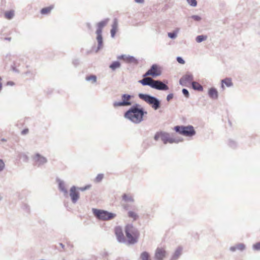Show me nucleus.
<instances>
[{
    "label": "nucleus",
    "instance_id": "nucleus-7",
    "mask_svg": "<svg viewBox=\"0 0 260 260\" xmlns=\"http://www.w3.org/2000/svg\"><path fill=\"white\" fill-rule=\"evenodd\" d=\"M161 140L164 144H166L168 143H170L171 144L174 143H178L180 142H182L183 139V138H171L169 133L161 131Z\"/></svg>",
    "mask_w": 260,
    "mask_h": 260
},
{
    "label": "nucleus",
    "instance_id": "nucleus-17",
    "mask_svg": "<svg viewBox=\"0 0 260 260\" xmlns=\"http://www.w3.org/2000/svg\"><path fill=\"white\" fill-rule=\"evenodd\" d=\"M183 248L182 246H178L175 252L172 255L170 260H177L179 257L181 255L182 253Z\"/></svg>",
    "mask_w": 260,
    "mask_h": 260
},
{
    "label": "nucleus",
    "instance_id": "nucleus-9",
    "mask_svg": "<svg viewBox=\"0 0 260 260\" xmlns=\"http://www.w3.org/2000/svg\"><path fill=\"white\" fill-rule=\"evenodd\" d=\"M167 81L162 82L159 80H153L151 87L159 90L166 91L169 89V86L167 85Z\"/></svg>",
    "mask_w": 260,
    "mask_h": 260
},
{
    "label": "nucleus",
    "instance_id": "nucleus-33",
    "mask_svg": "<svg viewBox=\"0 0 260 260\" xmlns=\"http://www.w3.org/2000/svg\"><path fill=\"white\" fill-rule=\"evenodd\" d=\"M207 37L205 35H199L196 38V41L198 43H201L202 42L206 40Z\"/></svg>",
    "mask_w": 260,
    "mask_h": 260
},
{
    "label": "nucleus",
    "instance_id": "nucleus-21",
    "mask_svg": "<svg viewBox=\"0 0 260 260\" xmlns=\"http://www.w3.org/2000/svg\"><path fill=\"white\" fill-rule=\"evenodd\" d=\"M245 249V245L243 243H239L234 246L230 247V250L232 252H234L237 250L241 251H243Z\"/></svg>",
    "mask_w": 260,
    "mask_h": 260
},
{
    "label": "nucleus",
    "instance_id": "nucleus-6",
    "mask_svg": "<svg viewBox=\"0 0 260 260\" xmlns=\"http://www.w3.org/2000/svg\"><path fill=\"white\" fill-rule=\"evenodd\" d=\"M133 97V95L128 94H123L121 96V101L119 102H114L113 105L115 108L117 107H127L131 106L132 102L131 101V100Z\"/></svg>",
    "mask_w": 260,
    "mask_h": 260
},
{
    "label": "nucleus",
    "instance_id": "nucleus-51",
    "mask_svg": "<svg viewBox=\"0 0 260 260\" xmlns=\"http://www.w3.org/2000/svg\"><path fill=\"white\" fill-rule=\"evenodd\" d=\"M21 155H22V157H23L24 159H25L26 160H27L28 159V157L25 154L22 153V154H21Z\"/></svg>",
    "mask_w": 260,
    "mask_h": 260
},
{
    "label": "nucleus",
    "instance_id": "nucleus-53",
    "mask_svg": "<svg viewBox=\"0 0 260 260\" xmlns=\"http://www.w3.org/2000/svg\"><path fill=\"white\" fill-rule=\"evenodd\" d=\"M12 69L14 72H17V73L19 72L18 70L16 68V67H15L14 66H12Z\"/></svg>",
    "mask_w": 260,
    "mask_h": 260
},
{
    "label": "nucleus",
    "instance_id": "nucleus-49",
    "mask_svg": "<svg viewBox=\"0 0 260 260\" xmlns=\"http://www.w3.org/2000/svg\"><path fill=\"white\" fill-rule=\"evenodd\" d=\"M79 62L78 59H75L73 60V63L75 66H77L79 64Z\"/></svg>",
    "mask_w": 260,
    "mask_h": 260
},
{
    "label": "nucleus",
    "instance_id": "nucleus-60",
    "mask_svg": "<svg viewBox=\"0 0 260 260\" xmlns=\"http://www.w3.org/2000/svg\"><path fill=\"white\" fill-rule=\"evenodd\" d=\"M2 78L0 77V81H2Z\"/></svg>",
    "mask_w": 260,
    "mask_h": 260
},
{
    "label": "nucleus",
    "instance_id": "nucleus-1",
    "mask_svg": "<svg viewBox=\"0 0 260 260\" xmlns=\"http://www.w3.org/2000/svg\"><path fill=\"white\" fill-rule=\"evenodd\" d=\"M147 112L139 104L132 105L124 114V117L135 124H139L144 120Z\"/></svg>",
    "mask_w": 260,
    "mask_h": 260
},
{
    "label": "nucleus",
    "instance_id": "nucleus-20",
    "mask_svg": "<svg viewBox=\"0 0 260 260\" xmlns=\"http://www.w3.org/2000/svg\"><path fill=\"white\" fill-rule=\"evenodd\" d=\"M143 78V79L139 80L138 82L143 86H149L151 87L153 79L151 78H146V77Z\"/></svg>",
    "mask_w": 260,
    "mask_h": 260
},
{
    "label": "nucleus",
    "instance_id": "nucleus-46",
    "mask_svg": "<svg viewBox=\"0 0 260 260\" xmlns=\"http://www.w3.org/2000/svg\"><path fill=\"white\" fill-rule=\"evenodd\" d=\"M126 56H127L125 55H121L118 56L117 57V58L119 59H123L125 61Z\"/></svg>",
    "mask_w": 260,
    "mask_h": 260
},
{
    "label": "nucleus",
    "instance_id": "nucleus-8",
    "mask_svg": "<svg viewBox=\"0 0 260 260\" xmlns=\"http://www.w3.org/2000/svg\"><path fill=\"white\" fill-rule=\"evenodd\" d=\"M161 72L156 64H152L150 68L143 75V77H146L149 76H151L152 77L155 78L161 75Z\"/></svg>",
    "mask_w": 260,
    "mask_h": 260
},
{
    "label": "nucleus",
    "instance_id": "nucleus-10",
    "mask_svg": "<svg viewBox=\"0 0 260 260\" xmlns=\"http://www.w3.org/2000/svg\"><path fill=\"white\" fill-rule=\"evenodd\" d=\"M32 159L34 161V165L38 167H41L48 161L46 157L42 156L40 153H36L33 157Z\"/></svg>",
    "mask_w": 260,
    "mask_h": 260
},
{
    "label": "nucleus",
    "instance_id": "nucleus-32",
    "mask_svg": "<svg viewBox=\"0 0 260 260\" xmlns=\"http://www.w3.org/2000/svg\"><path fill=\"white\" fill-rule=\"evenodd\" d=\"M128 216L129 217L133 218L134 220H136L139 217L138 215L132 211L128 212Z\"/></svg>",
    "mask_w": 260,
    "mask_h": 260
},
{
    "label": "nucleus",
    "instance_id": "nucleus-14",
    "mask_svg": "<svg viewBox=\"0 0 260 260\" xmlns=\"http://www.w3.org/2000/svg\"><path fill=\"white\" fill-rule=\"evenodd\" d=\"M166 251L161 248H157L155 252L154 257L156 260H163L166 257Z\"/></svg>",
    "mask_w": 260,
    "mask_h": 260
},
{
    "label": "nucleus",
    "instance_id": "nucleus-34",
    "mask_svg": "<svg viewBox=\"0 0 260 260\" xmlns=\"http://www.w3.org/2000/svg\"><path fill=\"white\" fill-rule=\"evenodd\" d=\"M178 30L179 29L178 28L177 30H175L172 32H169L168 34V37L172 39H175L177 37V34Z\"/></svg>",
    "mask_w": 260,
    "mask_h": 260
},
{
    "label": "nucleus",
    "instance_id": "nucleus-38",
    "mask_svg": "<svg viewBox=\"0 0 260 260\" xmlns=\"http://www.w3.org/2000/svg\"><path fill=\"white\" fill-rule=\"evenodd\" d=\"M190 18L193 19L196 21H200L202 20V18L201 16L199 15H193L190 16Z\"/></svg>",
    "mask_w": 260,
    "mask_h": 260
},
{
    "label": "nucleus",
    "instance_id": "nucleus-2",
    "mask_svg": "<svg viewBox=\"0 0 260 260\" xmlns=\"http://www.w3.org/2000/svg\"><path fill=\"white\" fill-rule=\"evenodd\" d=\"M124 231L129 244L137 243L140 233L136 227L131 224H127L125 227Z\"/></svg>",
    "mask_w": 260,
    "mask_h": 260
},
{
    "label": "nucleus",
    "instance_id": "nucleus-23",
    "mask_svg": "<svg viewBox=\"0 0 260 260\" xmlns=\"http://www.w3.org/2000/svg\"><path fill=\"white\" fill-rule=\"evenodd\" d=\"M140 258L141 260H151L150 255L147 251L142 252L140 254Z\"/></svg>",
    "mask_w": 260,
    "mask_h": 260
},
{
    "label": "nucleus",
    "instance_id": "nucleus-11",
    "mask_svg": "<svg viewBox=\"0 0 260 260\" xmlns=\"http://www.w3.org/2000/svg\"><path fill=\"white\" fill-rule=\"evenodd\" d=\"M102 28L97 27L96 30V40L98 42V47L96 50V52H98L103 47V39L102 37Z\"/></svg>",
    "mask_w": 260,
    "mask_h": 260
},
{
    "label": "nucleus",
    "instance_id": "nucleus-5",
    "mask_svg": "<svg viewBox=\"0 0 260 260\" xmlns=\"http://www.w3.org/2000/svg\"><path fill=\"white\" fill-rule=\"evenodd\" d=\"M174 129L176 133L186 137H191L196 134L193 126L191 125H177L174 127Z\"/></svg>",
    "mask_w": 260,
    "mask_h": 260
},
{
    "label": "nucleus",
    "instance_id": "nucleus-3",
    "mask_svg": "<svg viewBox=\"0 0 260 260\" xmlns=\"http://www.w3.org/2000/svg\"><path fill=\"white\" fill-rule=\"evenodd\" d=\"M138 97L150 105L155 110H158L160 107L161 102L155 96L146 93H140L138 94Z\"/></svg>",
    "mask_w": 260,
    "mask_h": 260
},
{
    "label": "nucleus",
    "instance_id": "nucleus-48",
    "mask_svg": "<svg viewBox=\"0 0 260 260\" xmlns=\"http://www.w3.org/2000/svg\"><path fill=\"white\" fill-rule=\"evenodd\" d=\"M86 25L89 30H91L92 29V26L90 23L87 22V23H86Z\"/></svg>",
    "mask_w": 260,
    "mask_h": 260
},
{
    "label": "nucleus",
    "instance_id": "nucleus-19",
    "mask_svg": "<svg viewBox=\"0 0 260 260\" xmlns=\"http://www.w3.org/2000/svg\"><path fill=\"white\" fill-rule=\"evenodd\" d=\"M111 26L112 28L110 30L111 36L112 38H114L118 26V23L117 19L115 18L114 19Z\"/></svg>",
    "mask_w": 260,
    "mask_h": 260
},
{
    "label": "nucleus",
    "instance_id": "nucleus-24",
    "mask_svg": "<svg viewBox=\"0 0 260 260\" xmlns=\"http://www.w3.org/2000/svg\"><path fill=\"white\" fill-rule=\"evenodd\" d=\"M121 64L118 61H115L109 66V68L113 71L115 70L116 69L120 68Z\"/></svg>",
    "mask_w": 260,
    "mask_h": 260
},
{
    "label": "nucleus",
    "instance_id": "nucleus-58",
    "mask_svg": "<svg viewBox=\"0 0 260 260\" xmlns=\"http://www.w3.org/2000/svg\"><path fill=\"white\" fill-rule=\"evenodd\" d=\"M221 87L222 88V89H224V86L223 84L221 83Z\"/></svg>",
    "mask_w": 260,
    "mask_h": 260
},
{
    "label": "nucleus",
    "instance_id": "nucleus-16",
    "mask_svg": "<svg viewBox=\"0 0 260 260\" xmlns=\"http://www.w3.org/2000/svg\"><path fill=\"white\" fill-rule=\"evenodd\" d=\"M56 181L58 183L59 190L63 193L64 196H67L68 191L66 188L64 181L58 178H56Z\"/></svg>",
    "mask_w": 260,
    "mask_h": 260
},
{
    "label": "nucleus",
    "instance_id": "nucleus-35",
    "mask_svg": "<svg viewBox=\"0 0 260 260\" xmlns=\"http://www.w3.org/2000/svg\"><path fill=\"white\" fill-rule=\"evenodd\" d=\"M186 1L191 7H195L197 6V1L196 0H186Z\"/></svg>",
    "mask_w": 260,
    "mask_h": 260
},
{
    "label": "nucleus",
    "instance_id": "nucleus-29",
    "mask_svg": "<svg viewBox=\"0 0 260 260\" xmlns=\"http://www.w3.org/2000/svg\"><path fill=\"white\" fill-rule=\"evenodd\" d=\"M122 200L126 202H133L134 200L131 196H128L126 194H123L122 196Z\"/></svg>",
    "mask_w": 260,
    "mask_h": 260
},
{
    "label": "nucleus",
    "instance_id": "nucleus-22",
    "mask_svg": "<svg viewBox=\"0 0 260 260\" xmlns=\"http://www.w3.org/2000/svg\"><path fill=\"white\" fill-rule=\"evenodd\" d=\"M191 86L192 88L195 90H198L200 91L203 90V86L197 82L192 81Z\"/></svg>",
    "mask_w": 260,
    "mask_h": 260
},
{
    "label": "nucleus",
    "instance_id": "nucleus-50",
    "mask_svg": "<svg viewBox=\"0 0 260 260\" xmlns=\"http://www.w3.org/2000/svg\"><path fill=\"white\" fill-rule=\"evenodd\" d=\"M7 85L13 86L14 85V83L13 81H8L7 83Z\"/></svg>",
    "mask_w": 260,
    "mask_h": 260
},
{
    "label": "nucleus",
    "instance_id": "nucleus-25",
    "mask_svg": "<svg viewBox=\"0 0 260 260\" xmlns=\"http://www.w3.org/2000/svg\"><path fill=\"white\" fill-rule=\"evenodd\" d=\"M53 8V6H50L47 7L43 8L41 10V13L43 15L47 14L51 12Z\"/></svg>",
    "mask_w": 260,
    "mask_h": 260
},
{
    "label": "nucleus",
    "instance_id": "nucleus-31",
    "mask_svg": "<svg viewBox=\"0 0 260 260\" xmlns=\"http://www.w3.org/2000/svg\"><path fill=\"white\" fill-rule=\"evenodd\" d=\"M108 21H109V19H106L104 20H102L101 21H100V22H99L98 24H97V27H99L100 28H101L103 29V28L106 25V24L108 23Z\"/></svg>",
    "mask_w": 260,
    "mask_h": 260
},
{
    "label": "nucleus",
    "instance_id": "nucleus-41",
    "mask_svg": "<svg viewBox=\"0 0 260 260\" xmlns=\"http://www.w3.org/2000/svg\"><path fill=\"white\" fill-rule=\"evenodd\" d=\"M253 249L255 250H260V241L253 245Z\"/></svg>",
    "mask_w": 260,
    "mask_h": 260
},
{
    "label": "nucleus",
    "instance_id": "nucleus-47",
    "mask_svg": "<svg viewBox=\"0 0 260 260\" xmlns=\"http://www.w3.org/2000/svg\"><path fill=\"white\" fill-rule=\"evenodd\" d=\"M28 129H27V128H25V129H24L22 132H21V134L22 135H26L28 133Z\"/></svg>",
    "mask_w": 260,
    "mask_h": 260
},
{
    "label": "nucleus",
    "instance_id": "nucleus-57",
    "mask_svg": "<svg viewBox=\"0 0 260 260\" xmlns=\"http://www.w3.org/2000/svg\"><path fill=\"white\" fill-rule=\"evenodd\" d=\"M1 140L2 142H6L7 141V140L6 139H5V138H2V139H1Z\"/></svg>",
    "mask_w": 260,
    "mask_h": 260
},
{
    "label": "nucleus",
    "instance_id": "nucleus-59",
    "mask_svg": "<svg viewBox=\"0 0 260 260\" xmlns=\"http://www.w3.org/2000/svg\"><path fill=\"white\" fill-rule=\"evenodd\" d=\"M258 34L260 35V28H259V30L258 31Z\"/></svg>",
    "mask_w": 260,
    "mask_h": 260
},
{
    "label": "nucleus",
    "instance_id": "nucleus-15",
    "mask_svg": "<svg viewBox=\"0 0 260 260\" xmlns=\"http://www.w3.org/2000/svg\"><path fill=\"white\" fill-rule=\"evenodd\" d=\"M193 80V77L191 74L188 73L183 76L179 80V83L182 86L185 85L186 83L192 81Z\"/></svg>",
    "mask_w": 260,
    "mask_h": 260
},
{
    "label": "nucleus",
    "instance_id": "nucleus-13",
    "mask_svg": "<svg viewBox=\"0 0 260 260\" xmlns=\"http://www.w3.org/2000/svg\"><path fill=\"white\" fill-rule=\"evenodd\" d=\"M115 235L117 237V241L120 243H126V240L124 236L122 229L117 226L115 229Z\"/></svg>",
    "mask_w": 260,
    "mask_h": 260
},
{
    "label": "nucleus",
    "instance_id": "nucleus-43",
    "mask_svg": "<svg viewBox=\"0 0 260 260\" xmlns=\"http://www.w3.org/2000/svg\"><path fill=\"white\" fill-rule=\"evenodd\" d=\"M176 60L179 63H181V64H184L185 63V61L180 56H178L176 58Z\"/></svg>",
    "mask_w": 260,
    "mask_h": 260
},
{
    "label": "nucleus",
    "instance_id": "nucleus-54",
    "mask_svg": "<svg viewBox=\"0 0 260 260\" xmlns=\"http://www.w3.org/2000/svg\"><path fill=\"white\" fill-rule=\"evenodd\" d=\"M59 245L62 248H63V249L64 248V245L62 243H59Z\"/></svg>",
    "mask_w": 260,
    "mask_h": 260
},
{
    "label": "nucleus",
    "instance_id": "nucleus-52",
    "mask_svg": "<svg viewBox=\"0 0 260 260\" xmlns=\"http://www.w3.org/2000/svg\"><path fill=\"white\" fill-rule=\"evenodd\" d=\"M135 2L139 4H142L144 3V0H135Z\"/></svg>",
    "mask_w": 260,
    "mask_h": 260
},
{
    "label": "nucleus",
    "instance_id": "nucleus-30",
    "mask_svg": "<svg viewBox=\"0 0 260 260\" xmlns=\"http://www.w3.org/2000/svg\"><path fill=\"white\" fill-rule=\"evenodd\" d=\"M85 80L87 81H91L92 83H95L96 82L97 78L95 75H91L87 76L85 77Z\"/></svg>",
    "mask_w": 260,
    "mask_h": 260
},
{
    "label": "nucleus",
    "instance_id": "nucleus-55",
    "mask_svg": "<svg viewBox=\"0 0 260 260\" xmlns=\"http://www.w3.org/2000/svg\"><path fill=\"white\" fill-rule=\"evenodd\" d=\"M5 39L6 40H8L9 41H10L11 40V38H10V37L5 38Z\"/></svg>",
    "mask_w": 260,
    "mask_h": 260
},
{
    "label": "nucleus",
    "instance_id": "nucleus-28",
    "mask_svg": "<svg viewBox=\"0 0 260 260\" xmlns=\"http://www.w3.org/2000/svg\"><path fill=\"white\" fill-rule=\"evenodd\" d=\"M125 61H126L128 63H134L135 64L138 63L137 59L133 56H127Z\"/></svg>",
    "mask_w": 260,
    "mask_h": 260
},
{
    "label": "nucleus",
    "instance_id": "nucleus-56",
    "mask_svg": "<svg viewBox=\"0 0 260 260\" xmlns=\"http://www.w3.org/2000/svg\"><path fill=\"white\" fill-rule=\"evenodd\" d=\"M3 87L2 83L1 81H0V91L2 90Z\"/></svg>",
    "mask_w": 260,
    "mask_h": 260
},
{
    "label": "nucleus",
    "instance_id": "nucleus-36",
    "mask_svg": "<svg viewBox=\"0 0 260 260\" xmlns=\"http://www.w3.org/2000/svg\"><path fill=\"white\" fill-rule=\"evenodd\" d=\"M161 131L157 132L155 133L154 136V139L155 141H158L159 138L161 139Z\"/></svg>",
    "mask_w": 260,
    "mask_h": 260
},
{
    "label": "nucleus",
    "instance_id": "nucleus-44",
    "mask_svg": "<svg viewBox=\"0 0 260 260\" xmlns=\"http://www.w3.org/2000/svg\"><path fill=\"white\" fill-rule=\"evenodd\" d=\"M229 145L232 148H235L236 146V143L235 141L232 140H229Z\"/></svg>",
    "mask_w": 260,
    "mask_h": 260
},
{
    "label": "nucleus",
    "instance_id": "nucleus-18",
    "mask_svg": "<svg viewBox=\"0 0 260 260\" xmlns=\"http://www.w3.org/2000/svg\"><path fill=\"white\" fill-rule=\"evenodd\" d=\"M208 95L213 100L217 99L218 97V93L217 89L214 87L209 88L208 90Z\"/></svg>",
    "mask_w": 260,
    "mask_h": 260
},
{
    "label": "nucleus",
    "instance_id": "nucleus-4",
    "mask_svg": "<svg viewBox=\"0 0 260 260\" xmlns=\"http://www.w3.org/2000/svg\"><path fill=\"white\" fill-rule=\"evenodd\" d=\"M92 211L94 215L98 219L102 220H110L114 219L116 216L115 213L110 212L106 210L93 208Z\"/></svg>",
    "mask_w": 260,
    "mask_h": 260
},
{
    "label": "nucleus",
    "instance_id": "nucleus-45",
    "mask_svg": "<svg viewBox=\"0 0 260 260\" xmlns=\"http://www.w3.org/2000/svg\"><path fill=\"white\" fill-rule=\"evenodd\" d=\"M174 97V94L173 93H170L168 94L167 96L166 100L168 102H169L171 99H172Z\"/></svg>",
    "mask_w": 260,
    "mask_h": 260
},
{
    "label": "nucleus",
    "instance_id": "nucleus-12",
    "mask_svg": "<svg viewBox=\"0 0 260 260\" xmlns=\"http://www.w3.org/2000/svg\"><path fill=\"white\" fill-rule=\"evenodd\" d=\"M77 189V187L75 186H73L70 190V196L72 203L74 204L76 203L79 199V193Z\"/></svg>",
    "mask_w": 260,
    "mask_h": 260
},
{
    "label": "nucleus",
    "instance_id": "nucleus-40",
    "mask_svg": "<svg viewBox=\"0 0 260 260\" xmlns=\"http://www.w3.org/2000/svg\"><path fill=\"white\" fill-rule=\"evenodd\" d=\"M104 175L103 174H99L97 175L96 177L95 180L97 182H99L102 181V180L103 179Z\"/></svg>",
    "mask_w": 260,
    "mask_h": 260
},
{
    "label": "nucleus",
    "instance_id": "nucleus-27",
    "mask_svg": "<svg viewBox=\"0 0 260 260\" xmlns=\"http://www.w3.org/2000/svg\"><path fill=\"white\" fill-rule=\"evenodd\" d=\"M221 83L224 84L227 87H231L233 85L231 78H226L221 80Z\"/></svg>",
    "mask_w": 260,
    "mask_h": 260
},
{
    "label": "nucleus",
    "instance_id": "nucleus-42",
    "mask_svg": "<svg viewBox=\"0 0 260 260\" xmlns=\"http://www.w3.org/2000/svg\"><path fill=\"white\" fill-rule=\"evenodd\" d=\"M5 163L3 159H0V172L3 171L5 168Z\"/></svg>",
    "mask_w": 260,
    "mask_h": 260
},
{
    "label": "nucleus",
    "instance_id": "nucleus-39",
    "mask_svg": "<svg viewBox=\"0 0 260 260\" xmlns=\"http://www.w3.org/2000/svg\"><path fill=\"white\" fill-rule=\"evenodd\" d=\"M182 92L183 94L186 98H188L189 97L190 94H189L188 90L187 89H186V88L182 89Z\"/></svg>",
    "mask_w": 260,
    "mask_h": 260
},
{
    "label": "nucleus",
    "instance_id": "nucleus-26",
    "mask_svg": "<svg viewBox=\"0 0 260 260\" xmlns=\"http://www.w3.org/2000/svg\"><path fill=\"white\" fill-rule=\"evenodd\" d=\"M14 16V10H10L8 11H6L5 13V17L6 18L9 20L12 19Z\"/></svg>",
    "mask_w": 260,
    "mask_h": 260
},
{
    "label": "nucleus",
    "instance_id": "nucleus-37",
    "mask_svg": "<svg viewBox=\"0 0 260 260\" xmlns=\"http://www.w3.org/2000/svg\"><path fill=\"white\" fill-rule=\"evenodd\" d=\"M91 186V185H87L84 187H77V189L80 191H84L86 190L89 189Z\"/></svg>",
    "mask_w": 260,
    "mask_h": 260
}]
</instances>
